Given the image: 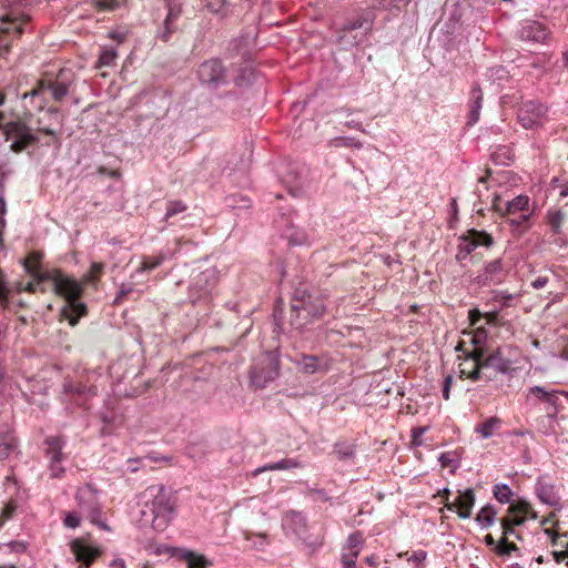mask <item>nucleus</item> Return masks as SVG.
Listing matches in <instances>:
<instances>
[{
    "instance_id": "f257e3e1",
    "label": "nucleus",
    "mask_w": 568,
    "mask_h": 568,
    "mask_svg": "<svg viewBox=\"0 0 568 568\" xmlns=\"http://www.w3.org/2000/svg\"><path fill=\"white\" fill-rule=\"evenodd\" d=\"M48 281L52 282L53 292L68 303L62 308V314L71 326H75L79 318L88 314L87 305L80 302L84 292L83 283L58 268L50 273Z\"/></svg>"
},
{
    "instance_id": "f03ea898",
    "label": "nucleus",
    "mask_w": 568,
    "mask_h": 568,
    "mask_svg": "<svg viewBox=\"0 0 568 568\" xmlns=\"http://www.w3.org/2000/svg\"><path fill=\"white\" fill-rule=\"evenodd\" d=\"M528 518H538V513L534 510L530 503L519 499L516 503L510 504L507 509V514L500 519L503 536L496 546L497 555L510 556L513 551L518 549L516 544L508 541V538L509 536L515 535V528L524 525Z\"/></svg>"
},
{
    "instance_id": "7ed1b4c3",
    "label": "nucleus",
    "mask_w": 568,
    "mask_h": 568,
    "mask_svg": "<svg viewBox=\"0 0 568 568\" xmlns=\"http://www.w3.org/2000/svg\"><path fill=\"white\" fill-rule=\"evenodd\" d=\"M24 115V118L17 116L7 120L6 114L0 112V130H2L7 140L12 141L10 149L14 153H21L39 141L37 134L32 132L27 123V118L31 115V112L28 111Z\"/></svg>"
},
{
    "instance_id": "20e7f679",
    "label": "nucleus",
    "mask_w": 568,
    "mask_h": 568,
    "mask_svg": "<svg viewBox=\"0 0 568 568\" xmlns=\"http://www.w3.org/2000/svg\"><path fill=\"white\" fill-rule=\"evenodd\" d=\"M68 85L64 82L58 79L43 78L30 91L22 94V100L30 99L33 108L42 111L50 99L60 102L68 94Z\"/></svg>"
},
{
    "instance_id": "39448f33",
    "label": "nucleus",
    "mask_w": 568,
    "mask_h": 568,
    "mask_svg": "<svg viewBox=\"0 0 568 568\" xmlns=\"http://www.w3.org/2000/svg\"><path fill=\"white\" fill-rule=\"evenodd\" d=\"M30 21L26 13H8L0 18V59L7 60L11 51L12 41L24 32L23 26Z\"/></svg>"
},
{
    "instance_id": "423d86ee",
    "label": "nucleus",
    "mask_w": 568,
    "mask_h": 568,
    "mask_svg": "<svg viewBox=\"0 0 568 568\" xmlns=\"http://www.w3.org/2000/svg\"><path fill=\"white\" fill-rule=\"evenodd\" d=\"M510 361L501 354L500 349H494L491 352L484 349L478 381L497 382L500 376L510 372Z\"/></svg>"
},
{
    "instance_id": "0eeeda50",
    "label": "nucleus",
    "mask_w": 568,
    "mask_h": 568,
    "mask_svg": "<svg viewBox=\"0 0 568 568\" xmlns=\"http://www.w3.org/2000/svg\"><path fill=\"white\" fill-rule=\"evenodd\" d=\"M474 344L477 343V339L473 338ZM456 349L462 352V355L458 356L459 359V376L463 379H470L473 382H478V373L480 368L481 356L484 355V348L474 345L473 348H466L465 342H459Z\"/></svg>"
},
{
    "instance_id": "6e6552de",
    "label": "nucleus",
    "mask_w": 568,
    "mask_h": 568,
    "mask_svg": "<svg viewBox=\"0 0 568 568\" xmlns=\"http://www.w3.org/2000/svg\"><path fill=\"white\" fill-rule=\"evenodd\" d=\"M175 498L174 496L164 489V487H158L156 494L150 505V509L154 516L155 525L165 526L172 519L175 511Z\"/></svg>"
},
{
    "instance_id": "1a4fd4ad",
    "label": "nucleus",
    "mask_w": 568,
    "mask_h": 568,
    "mask_svg": "<svg viewBox=\"0 0 568 568\" xmlns=\"http://www.w3.org/2000/svg\"><path fill=\"white\" fill-rule=\"evenodd\" d=\"M517 120L525 129L541 126L547 120V106L540 102L526 101L518 110Z\"/></svg>"
},
{
    "instance_id": "9d476101",
    "label": "nucleus",
    "mask_w": 568,
    "mask_h": 568,
    "mask_svg": "<svg viewBox=\"0 0 568 568\" xmlns=\"http://www.w3.org/2000/svg\"><path fill=\"white\" fill-rule=\"evenodd\" d=\"M64 440L60 436H51L44 440V452L49 458V469L52 478H60L64 474V468L61 466L64 455L62 448L64 447Z\"/></svg>"
},
{
    "instance_id": "9b49d317",
    "label": "nucleus",
    "mask_w": 568,
    "mask_h": 568,
    "mask_svg": "<svg viewBox=\"0 0 568 568\" xmlns=\"http://www.w3.org/2000/svg\"><path fill=\"white\" fill-rule=\"evenodd\" d=\"M363 28H365V30L371 28V20L367 17L359 14L353 19L347 20L339 30V43L349 47L362 43L365 38V33H361L358 37L357 34H353V32Z\"/></svg>"
},
{
    "instance_id": "f8f14e48",
    "label": "nucleus",
    "mask_w": 568,
    "mask_h": 568,
    "mask_svg": "<svg viewBox=\"0 0 568 568\" xmlns=\"http://www.w3.org/2000/svg\"><path fill=\"white\" fill-rule=\"evenodd\" d=\"M280 373L278 359L273 356H266L258 366H255L251 373L252 384L257 388H264L266 384L273 382Z\"/></svg>"
},
{
    "instance_id": "ddd939ff",
    "label": "nucleus",
    "mask_w": 568,
    "mask_h": 568,
    "mask_svg": "<svg viewBox=\"0 0 568 568\" xmlns=\"http://www.w3.org/2000/svg\"><path fill=\"white\" fill-rule=\"evenodd\" d=\"M70 549L75 561L84 568H90L101 557L102 549L88 542L84 538H75L70 542Z\"/></svg>"
},
{
    "instance_id": "4468645a",
    "label": "nucleus",
    "mask_w": 568,
    "mask_h": 568,
    "mask_svg": "<svg viewBox=\"0 0 568 568\" xmlns=\"http://www.w3.org/2000/svg\"><path fill=\"white\" fill-rule=\"evenodd\" d=\"M197 77L203 84L219 87L224 83L225 69L220 60L211 59L199 67Z\"/></svg>"
},
{
    "instance_id": "2eb2a0df",
    "label": "nucleus",
    "mask_w": 568,
    "mask_h": 568,
    "mask_svg": "<svg viewBox=\"0 0 568 568\" xmlns=\"http://www.w3.org/2000/svg\"><path fill=\"white\" fill-rule=\"evenodd\" d=\"M460 251L465 254H470L477 247H490L494 244V237L486 231L470 229L466 231L460 237Z\"/></svg>"
},
{
    "instance_id": "dca6fc26",
    "label": "nucleus",
    "mask_w": 568,
    "mask_h": 568,
    "mask_svg": "<svg viewBox=\"0 0 568 568\" xmlns=\"http://www.w3.org/2000/svg\"><path fill=\"white\" fill-rule=\"evenodd\" d=\"M444 494L446 496L449 495V490L445 489ZM475 504V494L471 488H467L465 491H458L457 497L454 501L449 503L448 497H446L445 507L450 511H456L460 518H469L471 515V509Z\"/></svg>"
},
{
    "instance_id": "f3484780",
    "label": "nucleus",
    "mask_w": 568,
    "mask_h": 568,
    "mask_svg": "<svg viewBox=\"0 0 568 568\" xmlns=\"http://www.w3.org/2000/svg\"><path fill=\"white\" fill-rule=\"evenodd\" d=\"M506 277L500 260L489 262L476 277L477 284L480 286H488L491 284H499Z\"/></svg>"
},
{
    "instance_id": "a211bd4d",
    "label": "nucleus",
    "mask_w": 568,
    "mask_h": 568,
    "mask_svg": "<svg viewBox=\"0 0 568 568\" xmlns=\"http://www.w3.org/2000/svg\"><path fill=\"white\" fill-rule=\"evenodd\" d=\"M43 254L38 251L30 252L27 257L23 260V267L26 272L37 281V283H42L49 280L51 272H42L41 270V261Z\"/></svg>"
},
{
    "instance_id": "6ab92c4d",
    "label": "nucleus",
    "mask_w": 568,
    "mask_h": 568,
    "mask_svg": "<svg viewBox=\"0 0 568 568\" xmlns=\"http://www.w3.org/2000/svg\"><path fill=\"white\" fill-rule=\"evenodd\" d=\"M18 449V439L8 424L0 425V460L10 458Z\"/></svg>"
},
{
    "instance_id": "aec40b11",
    "label": "nucleus",
    "mask_w": 568,
    "mask_h": 568,
    "mask_svg": "<svg viewBox=\"0 0 568 568\" xmlns=\"http://www.w3.org/2000/svg\"><path fill=\"white\" fill-rule=\"evenodd\" d=\"M283 528L298 538H303L306 531V519L297 511H288L283 517Z\"/></svg>"
},
{
    "instance_id": "412c9836",
    "label": "nucleus",
    "mask_w": 568,
    "mask_h": 568,
    "mask_svg": "<svg viewBox=\"0 0 568 568\" xmlns=\"http://www.w3.org/2000/svg\"><path fill=\"white\" fill-rule=\"evenodd\" d=\"M520 37L524 40L545 42L549 37V31L541 23L531 21L521 28Z\"/></svg>"
},
{
    "instance_id": "4be33fe9",
    "label": "nucleus",
    "mask_w": 568,
    "mask_h": 568,
    "mask_svg": "<svg viewBox=\"0 0 568 568\" xmlns=\"http://www.w3.org/2000/svg\"><path fill=\"white\" fill-rule=\"evenodd\" d=\"M540 526L544 528V532L550 538L551 544L557 546L558 540L567 538V532H560L559 520L555 513H550L541 521Z\"/></svg>"
},
{
    "instance_id": "5701e85b",
    "label": "nucleus",
    "mask_w": 568,
    "mask_h": 568,
    "mask_svg": "<svg viewBox=\"0 0 568 568\" xmlns=\"http://www.w3.org/2000/svg\"><path fill=\"white\" fill-rule=\"evenodd\" d=\"M483 101V92L478 85H475L470 91L468 125H474L479 120L480 109Z\"/></svg>"
},
{
    "instance_id": "b1692460",
    "label": "nucleus",
    "mask_w": 568,
    "mask_h": 568,
    "mask_svg": "<svg viewBox=\"0 0 568 568\" xmlns=\"http://www.w3.org/2000/svg\"><path fill=\"white\" fill-rule=\"evenodd\" d=\"M296 365L302 373L307 375L326 369L322 359L315 355H302L300 359H296Z\"/></svg>"
},
{
    "instance_id": "393cba45",
    "label": "nucleus",
    "mask_w": 568,
    "mask_h": 568,
    "mask_svg": "<svg viewBox=\"0 0 568 568\" xmlns=\"http://www.w3.org/2000/svg\"><path fill=\"white\" fill-rule=\"evenodd\" d=\"M303 311L313 318L321 317L325 312V306L322 302L312 303L311 301L295 302L292 305V312Z\"/></svg>"
},
{
    "instance_id": "a878e982",
    "label": "nucleus",
    "mask_w": 568,
    "mask_h": 568,
    "mask_svg": "<svg viewBox=\"0 0 568 568\" xmlns=\"http://www.w3.org/2000/svg\"><path fill=\"white\" fill-rule=\"evenodd\" d=\"M529 212V197L527 195H519L511 201L505 203V215L511 216L517 213Z\"/></svg>"
},
{
    "instance_id": "bb28decb",
    "label": "nucleus",
    "mask_w": 568,
    "mask_h": 568,
    "mask_svg": "<svg viewBox=\"0 0 568 568\" xmlns=\"http://www.w3.org/2000/svg\"><path fill=\"white\" fill-rule=\"evenodd\" d=\"M181 559L186 564L187 568H209L212 566V562L204 555L192 550H185Z\"/></svg>"
},
{
    "instance_id": "cd10ccee",
    "label": "nucleus",
    "mask_w": 568,
    "mask_h": 568,
    "mask_svg": "<svg viewBox=\"0 0 568 568\" xmlns=\"http://www.w3.org/2000/svg\"><path fill=\"white\" fill-rule=\"evenodd\" d=\"M529 394L536 396L541 402H546V403L552 405L554 407L557 406L558 394L568 396V392H559V390L548 392L541 386H534V387L529 388Z\"/></svg>"
},
{
    "instance_id": "c85d7f7f",
    "label": "nucleus",
    "mask_w": 568,
    "mask_h": 568,
    "mask_svg": "<svg viewBox=\"0 0 568 568\" xmlns=\"http://www.w3.org/2000/svg\"><path fill=\"white\" fill-rule=\"evenodd\" d=\"M481 318H484L489 325L496 326L499 323L498 312H487L483 314L478 308L469 310L468 320L471 326H476Z\"/></svg>"
},
{
    "instance_id": "c756f323",
    "label": "nucleus",
    "mask_w": 568,
    "mask_h": 568,
    "mask_svg": "<svg viewBox=\"0 0 568 568\" xmlns=\"http://www.w3.org/2000/svg\"><path fill=\"white\" fill-rule=\"evenodd\" d=\"M301 467H302V464L300 462H297L296 459L285 458L277 463L266 464L263 467L257 468L254 471V474L257 475V474H261L263 471H268V470H286V469H291V468H301Z\"/></svg>"
},
{
    "instance_id": "7c9ffc66",
    "label": "nucleus",
    "mask_w": 568,
    "mask_h": 568,
    "mask_svg": "<svg viewBox=\"0 0 568 568\" xmlns=\"http://www.w3.org/2000/svg\"><path fill=\"white\" fill-rule=\"evenodd\" d=\"M497 510L491 505H486L477 513L475 520L481 528H488L496 521Z\"/></svg>"
},
{
    "instance_id": "2f4dec72",
    "label": "nucleus",
    "mask_w": 568,
    "mask_h": 568,
    "mask_svg": "<svg viewBox=\"0 0 568 568\" xmlns=\"http://www.w3.org/2000/svg\"><path fill=\"white\" fill-rule=\"evenodd\" d=\"M501 425L500 418L493 416L486 419L485 422L476 425V433L480 434V436L485 439L491 437Z\"/></svg>"
},
{
    "instance_id": "473e14b6",
    "label": "nucleus",
    "mask_w": 568,
    "mask_h": 568,
    "mask_svg": "<svg viewBox=\"0 0 568 568\" xmlns=\"http://www.w3.org/2000/svg\"><path fill=\"white\" fill-rule=\"evenodd\" d=\"M104 272V264L101 262H94L91 264L90 270L80 280L83 286L87 284L95 285Z\"/></svg>"
},
{
    "instance_id": "72a5a7b5",
    "label": "nucleus",
    "mask_w": 568,
    "mask_h": 568,
    "mask_svg": "<svg viewBox=\"0 0 568 568\" xmlns=\"http://www.w3.org/2000/svg\"><path fill=\"white\" fill-rule=\"evenodd\" d=\"M369 6L374 9L382 10H400L406 7L410 0H367Z\"/></svg>"
},
{
    "instance_id": "f704fd0d",
    "label": "nucleus",
    "mask_w": 568,
    "mask_h": 568,
    "mask_svg": "<svg viewBox=\"0 0 568 568\" xmlns=\"http://www.w3.org/2000/svg\"><path fill=\"white\" fill-rule=\"evenodd\" d=\"M491 159L497 164L507 165L514 159V152L509 146H498L491 153Z\"/></svg>"
},
{
    "instance_id": "c9c22d12",
    "label": "nucleus",
    "mask_w": 568,
    "mask_h": 568,
    "mask_svg": "<svg viewBox=\"0 0 568 568\" xmlns=\"http://www.w3.org/2000/svg\"><path fill=\"white\" fill-rule=\"evenodd\" d=\"M64 390H65V393L72 395L73 397L84 396L87 398V397L93 396L95 394V389H93L92 387H87L85 385H82V384H72V383L65 384Z\"/></svg>"
},
{
    "instance_id": "e433bc0d",
    "label": "nucleus",
    "mask_w": 568,
    "mask_h": 568,
    "mask_svg": "<svg viewBox=\"0 0 568 568\" xmlns=\"http://www.w3.org/2000/svg\"><path fill=\"white\" fill-rule=\"evenodd\" d=\"M565 213L560 210H554V211H549L548 214H547V221H548V224L550 225L551 227V231L555 233V234H559L560 231H561V225L565 221Z\"/></svg>"
},
{
    "instance_id": "4c0bfd02",
    "label": "nucleus",
    "mask_w": 568,
    "mask_h": 568,
    "mask_svg": "<svg viewBox=\"0 0 568 568\" xmlns=\"http://www.w3.org/2000/svg\"><path fill=\"white\" fill-rule=\"evenodd\" d=\"M494 497L501 504H508L514 496L513 490L506 484H497L493 489Z\"/></svg>"
},
{
    "instance_id": "58836bf2",
    "label": "nucleus",
    "mask_w": 568,
    "mask_h": 568,
    "mask_svg": "<svg viewBox=\"0 0 568 568\" xmlns=\"http://www.w3.org/2000/svg\"><path fill=\"white\" fill-rule=\"evenodd\" d=\"M164 261L163 255L143 257L138 271L145 272L159 267Z\"/></svg>"
},
{
    "instance_id": "ea45409f",
    "label": "nucleus",
    "mask_w": 568,
    "mask_h": 568,
    "mask_svg": "<svg viewBox=\"0 0 568 568\" xmlns=\"http://www.w3.org/2000/svg\"><path fill=\"white\" fill-rule=\"evenodd\" d=\"M363 544H364L363 534L359 531H355L348 536L345 549L349 550V551L361 552Z\"/></svg>"
},
{
    "instance_id": "a19ab883",
    "label": "nucleus",
    "mask_w": 568,
    "mask_h": 568,
    "mask_svg": "<svg viewBox=\"0 0 568 568\" xmlns=\"http://www.w3.org/2000/svg\"><path fill=\"white\" fill-rule=\"evenodd\" d=\"M118 53L113 49H104L97 62V68L111 67L114 64Z\"/></svg>"
},
{
    "instance_id": "79ce46f5",
    "label": "nucleus",
    "mask_w": 568,
    "mask_h": 568,
    "mask_svg": "<svg viewBox=\"0 0 568 568\" xmlns=\"http://www.w3.org/2000/svg\"><path fill=\"white\" fill-rule=\"evenodd\" d=\"M243 537L247 541L256 537L258 539L257 542L255 544V547L257 549H263L266 545L270 544L268 537L265 532H253L251 530H244Z\"/></svg>"
},
{
    "instance_id": "37998d69",
    "label": "nucleus",
    "mask_w": 568,
    "mask_h": 568,
    "mask_svg": "<svg viewBox=\"0 0 568 568\" xmlns=\"http://www.w3.org/2000/svg\"><path fill=\"white\" fill-rule=\"evenodd\" d=\"M186 209V204H184L182 201H169L166 203L165 220H169L179 213H183Z\"/></svg>"
},
{
    "instance_id": "c03bdc74",
    "label": "nucleus",
    "mask_w": 568,
    "mask_h": 568,
    "mask_svg": "<svg viewBox=\"0 0 568 568\" xmlns=\"http://www.w3.org/2000/svg\"><path fill=\"white\" fill-rule=\"evenodd\" d=\"M98 11H114L119 8L118 0H95L93 3Z\"/></svg>"
},
{
    "instance_id": "a18cd8bd",
    "label": "nucleus",
    "mask_w": 568,
    "mask_h": 568,
    "mask_svg": "<svg viewBox=\"0 0 568 568\" xmlns=\"http://www.w3.org/2000/svg\"><path fill=\"white\" fill-rule=\"evenodd\" d=\"M359 552L357 551H349L344 549V552L342 554V564L344 568H356V558L358 557Z\"/></svg>"
},
{
    "instance_id": "49530a36",
    "label": "nucleus",
    "mask_w": 568,
    "mask_h": 568,
    "mask_svg": "<svg viewBox=\"0 0 568 568\" xmlns=\"http://www.w3.org/2000/svg\"><path fill=\"white\" fill-rule=\"evenodd\" d=\"M537 494L539 499L548 505H556L558 499L552 495V493L546 487H539L537 489Z\"/></svg>"
},
{
    "instance_id": "de8ad7c7",
    "label": "nucleus",
    "mask_w": 568,
    "mask_h": 568,
    "mask_svg": "<svg viewBox=\"0 0 568 568\" xmlns=\"http://www.w3.org/2000/svg\"><path fill=\"white\" fill-rule=\"evenodd\" d=\"M226 6V0H205V8L212 13H221Z\"/></svg>"
},
{
    "instance_id": "09e8293b",
    "label": "nucleus",
    "mask_w": 568,
    "mask_h": 568,
    "mask_svg": "<svg viewBox=\"0 0 568 568\" xmlns=\"http://www.w3.org/2000/svg\"><path fill=\"white\" fill-rule=\"evenodd\" d=\"M427 430V427H414L412 428L410 433H412V445L415 446V447H418V446H422L423 445V435L426 433Z\"/></svg>"
},
{
    "instance_id": "8fccbe9b",
    "label": "nucleus",
    "mask_w": 568,
    "mask_h": 568,
    "mask_svg": "<svg viewBox=\"0 0 568 568\" xmlns=\"http://www.w3.org/2000/svg\"><path fill=\"white\" fill-rule=\"evenodd\" d=\"M566 539H567L566 541H560V539H559L557 545H560L561 547H566L567 549L564 551H554L552 552L554 559L558 564L567 559V565H568V536Z\"/></svg>"
},
{
    "instance_id": "3c124183",
    "label": "nucleus",
    "mask_w": 568,
    "mask_h": 568,
    "mask_svg": "<svg viewBox=\"0 0 568 568\" xmlns=\"http://www.w3.org/2000/svg\"><path fill=\"white\" fill-rule=\"evenodd\" d=\"M39 284L40 283H37V281L34 278H33V281L28 282L26 284L23 282H18V283H16V290L18 292L36 293Z\"/></svg>"
},
{
    "instance_id": "603ef678",
    "label": "nucleus",
    "mask_w": 568,
    "mask_h": 568,
    "mask_svg": "<svg viewBox=\"0 0 568 568\" xmlns=\"http://www.w3.org/2000/svg\"><path fill=\"white\" fill-rule=\"evenodd\" d=\"M16 511L14 505H4L2 508L0 507V527L3 525V523L11 518L13 513Z\"/></svg>"
},
{
    "instance_id": "864d4df0",
    "label": "nucleus",
    "mask_w": 568,
    "mask_h": 568,
    "mask_svg": "<svg viewBox=\"0 0 568 568\" xmlns=\"http://www.w3.org/2000/svg\"><path fill=\"white\" fill-rule=\"evenodd\" d=\"M8 293L9 291L6 287L4 283V273L0 268V304L6 306L8 303Z\"/></svg>"
},
{
    "instance_id": "5fc2aeb1",
    "label": "nucleus",
    "mask_w": 568,
    "mask_h": 568,
    "mask_svg": "<svg viewBox=\"0 0 568 568\" xmlns=\"http://www.w3.org/2000/svg\"><path fill=\"white\" fill-rule=\"evenodd\" d=\"M63 523L69 528H77L80 525V518L74 513H69L65 515Z\"/></svg>"
},
{
    "instance_id": "6e6d98bb",
    "label": "nucleus",
    "mask_w": 568,
    "mask_h": 568,
    "mask_svg": "<svg viewBox=\"0 0 568 568\" xmlns=\"http://www.w3.org/2000/svg\"><path fill=\"white\" fill-rule=\"evenodd\" d=\"M513 298L511 294H508L504 291H495L493 300L496 302H500L503 306H508V301Z\"/></svg>"
},
{
    "instance_id": "4d7b16f0",
    "label": "nucleus",
    "mask_w": 568,
    "mask_h": 568,
    "mask_svg": "<svg viewBox=\"0 0 568 568\" xmlns=\"http://www.w3.org/2000/svg\"><path fill=\"white\" fill-rule=\"evenodd\" d=\"M454 383V378L452 375H447L443 382V397L445 400H448L450 398V388Z\"/></svg>"
},
{
    "instance_id": "13d9d810",
    "label": "nucleus",
    "mask_w": 568,
    "mask_h": 568,
    "mask_svg": "<svg viewBox=\"0 0 568 568\" xmlns=\"http://www.w3.org/2000/svg\"><path fill=\"white\" fill-rule=\"evenodd\" d=\"M439 462L442 464V467H450L455 466V459L453 453H443L439 457Z\"/></svg>"
},
{
    "instance_id": "bf43d9fd",
    "label": "nucleus",
    "mask_w": 568,
    "mask_h": 568,
    "mask_svg": "<svg viewBox=\"0 0 568 568\" xmlns=\"http://www.w3.org/2000/svg\"><path fill=\"white\" fill-rule=\"evenodd\" d=\"M491 209L501 215H505V204L499 195H495L491 201Z\"/></svg>"
},
{
    "instance_id": "052dcab7",
    "label": "nucleus",
    "mask_w": 568,
    "mask_h": 568,
    "mask_svg": "<svg viewBox=\"0 0 568 568\" xmlns=\"http://www.w3.org/2000/svg\"><path fill=\"white\" fill-rule=\"evenodd\" d=\"M335 453L339 459L352 458L354 456L352 447L338 448Z\"/></svg>"
},
{
    "instance_id": "680f3d73",
    "label": "nucleus",
    "mask_w": 568,
    "mask_h": 568,
    "mask_svg": "<svg viewBox=\"0 0 568 568\" xmlns=\"http://www.w3.org/2000/svg\"><path fill=\"white\" fill-rule=\"evenodd\" d=\"M509 219L510 223L514 225H520L529 219V213H517L516 215H511Z\"/></svg>"
},
{
    "instance_id": "e2e57ef3",
    "label": "nucleus",
    "mask_w": 568,
    "mask_h": 568,
    "mask_svg": "<svg viewBox=\"0 0 568 568\" xmlns=\"http://www.w3.org/2000/svg\"><path fill=\"white\" fill-rule=\"evenodd\" d=\"M132 292L131 286L121 285L120 291L118 292V295L115 297L114 303L120 304L122 300Z\"/></svg>"
},
{
    "instance_id": "0e129e2a",
    "label": "nucleus",
    "mask_w": 568,
    "mask_h": 568,
    "mask_svg": "<svg viewBox=\"0 0 568 568\" xmlns=\"http://www.w3.org/2000/svg\"><path fill=\"white\" fill-rule=\"evenodd\" d=\"M426 559V551L419 550L414 552L409 558L408 561H414L415 564L419 565L422 561Z\"/></svg>"
},
{
    "instance_id": "69168bd1",
    "label": "nucleus",
    "mask_w": 568,
    "mask_h": 568,
    "mask_svg": "<svg viewBox=\"0 0 568 568\" xmlns=\"http://www.w3.org/2000/svg\"><path fill=\"white\" fill-rule=\"evenodd\" d=\"M548 283L547 276H538L536 280L531 282V286L536 290L542 288Z\"/></svg>"
},
{
    "instance_id": "338daca9",
    "label": "nucleus",
    "mask_w": 568,
    "mask_h": 568,
    "mask_svg": "<svg viewBox=\"0 0 568 568\" xmlns=\"http://www.w3.org/2000/svg\"><path fill=\"white\" fill-rule=\"evenodd\" d=\"M38 124H39L38 129H37L38 132H41V133H43L45 135H50V136H55L57 135V131L55 130H53V129H51L49 126H41V121L40 120L38 121Z\"/></svg>"
},
{
    "instance_id": "774afa93",
    "label": "nucleus",
    "mask_w": 568,
    "mask_h": 568,
    "mask_svg": "<svg viewBox=\"0 0 568 568\" xmlns=\"http://www.w3.org/2000/svg\"><path fill=\"white\" fill-rule=\"evenodd\" d=\"M207 278H209V274H207V272H203V273H201V274L195 278V285H201L202 283H206V282H207Z\"/></svg>"
}]
</instances>
